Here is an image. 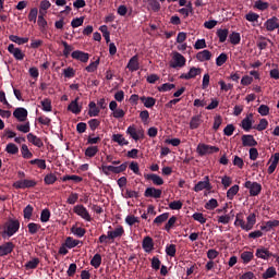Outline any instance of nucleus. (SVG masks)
<instances>
[{"mask_svg":"<svg viewBox=\"0 0 279 279\" xmlns=\"http://www.w3.org/2000/svg\"><path fill=\"white\" fill-rule=\"evenodd\" d=\"M21 228V222H19L17 219H10L4 225V230L2 232V239H7V236L10 239V236H14L19 232Z\"/></svg>","mask_w":279,"mask_h":279,"instance_id":"nucleus-1","label":"nucleus"},{"mask_svg":"<svg viewBox=\"0 0 279 279\" xmlns=\"http://www.w3.org/2000/svg\"><path fill=\"white\" fill-rule=\"evenodd\" d=\"M169 65L171 69H183V66H186V58L182 53L174 51L172 52V59Z\"/></svg>","mask_w":279,"mask_h":279,"instance_id":"nucleus-2","label":"nucleus"},{"mask_svg":"<svg viewBox=\"0 0 279 279\" xmlns=\"http://www.w3.org/2000/svg\"><path fill=\"white\" fill-rule=\"evenodd\" d=\"M128 169V163H122L120 166H101V171L105 175H110V173H123Z\"/></svg>","mask_w":279,"mask_h":279,"instance_id":"nucleus-3","label":"nucleus"},{"mask_svg":"<svg viewBox=\"0 0 279 279\" xmlns=\"http://www.w3.org/2000/svg\"><path fill=\"white\" fill-rule=\"evenodd\" d=\"M196 151L198 156H207L208 154H217V151H219V147L207 144H198Z\"/></svg>","mask_w":279,"mask_h":279,"instance_id":"nucleus-4","label":"nucleus"},{"mask_svg":"<svg viewBox=\"0 0 279 279\" xmlns=\"http://www.w3.org/2000/svg\"><path fill=\"white\" fill-rule=\"evenodd\" d=\"M126 134L133 138V141H141L145 136L143 129H137L136 125H130L126 129Z\"/></svg>","mask_w":279,"mask_h":279,"instance_id":"nucleus-5","label":"nucleus"},{"mask_svg":"<svg viewBox=\"0 0 279 279\" xmlns=\"http://www.w3.org/2000/svg\"><path fill=\"white\" fill-rule=\"evenodd\" d=\"M245 189H248L250 195L252 197H256V195H260V191H263V186L260 183L246 181L244 184Z\"/></svg>","mask_w":279,"mask_h":279,"instance_id":"nucleus-6","label":"nucleus"},{"mask_svg":"<svg viewBox=\"0 0 279 279\" xmlns=\"http://www.w3.org/2000/svg\"><path fill=\"white\" fill-rule=\"evenodd\" d=\"M73 213H75V215H77L78 217H81V219H84L85 221H92L93 219L90 217V214L88 213V209H86L84 205L74 206Z\"/></svg>","mask_w":279,"mask_h":279,"instance_id":"nucleus-7","label":"nucleus"},{"mask_svg":"<svg viewBox=\"0 0 279 279\" xmlns=\"http://www.w3.org/2000/svg\"><path fill=\"white\" fill-rule=\"evenodd\" d=\"M14 189H34L36 186V181L34 180H19L13 183Z\"/></svg>","mask_w":279,"mask_h":279,"instance_id":"nucleus-8","label":"nucleus"},{"mask_svg":"<svg viewBox=\"0 0 279 279\" xmlns=\"http://www.w3.org/2000/svg\"><path fill=\"white\" fill-rule=\"evenodd\" d=\"M8 51L15 58V60H23L25 58V52H23L21 48L14 47V44L9 45Z\"/></svg>","mask_w":279,"mask_h":279,"instance_id":"nucleus-9","label":"nucleus"},{"mask_svg":"<svg viewBox=\"0 0 279 279\" xmlns=\"http://www.w3.org/2000/svg\"><path fill=\"white\" fill-rule=\"evenodd\" d=\"M197 75H202V69L199 68H191L187 73H183L180 75L181 80H193L197 77Z\"/></svg>","mask_w":279,"mask_h":279,"instance_id":"nucleus-10","label":"nucleus"},{"mask_svg":"<svg viewBox=\"0 0 279 279\" xmlns=\"http://www.w3.org/2000/svg\"><path fill=\"white\" fill-rule=\"evenodd\" d=\"M264 25L267 32H274L275 29H279V20L276 16L270 17L265 22Z\"/></svg>","mask_w":279,"mask_h":279,"instance_id":"nucleus-11","label":"nucleus"},{"mask_svg":"<svg viewBox=\"0 0 279 279\" xmlns=\"http://www.w3.org/2000/svg\"><path fill=\"white\" fill-rule=\"evenodd\" d=\"M146 197H154L155 199H160L162 196V190H158L156 187H147L144 192Z\"/></svg>","mask_w":279,"mask_h":279,"instance_id":"nucleus-12","label":"nucleus"},{"mask_svg":"<svg viewBox=\"0 0 279 279\" xmlns=\"http://www.w3.org/2000/svg\"><path fill=\"white\" fill-rule=\"evenodd\" d=\"M13 117L15 119H17V121H20V122L26 121L27 120V109H25L23 107L16 108L13 111Z\"/></svg>","mask_w":279,"mask_h":279,"instance_id":"nucleus-13","label":"nucleus"},{"mask_svg":"<svg viewBox=\"0 0 279 279\" xmlns=\"http://www.w3.org/2000/svg\"><path fill=\"white\" fill-rule=\"evenodd\" d=\"M255 256L262 258V260H269L274 254L265 247H259L256 250Z\"/></svg>","mask_w":279,"mask_h":279,"instance_id":"nucleus-14","label":"nucleus"},{"mask_svg":"<svg viewBox=\"0 0 279 279\" xmlns=\"http://www.w3.org/2000/svg\"><path fill=\"white\" fill-rule=\"evenodd\" d=\"M110 238V241H114V239H121L123 234H125V230L122 226H118L113 231H107Z\"/></svg>","mask_w":279,"mask_h":279,"instance_id":"nucleus-15","label":"nucleus"},{"mask_svg":"<svg viewBox=\"0 0 279 279\" xmlns=\"http://www.w3.org/2000/svg\"><path fill=\"white\" fill-rule=\"evenodd\" d=\"M12 252H14V243L7 242L0 245V257L8 256V254H12Z\"/></svg>","mask_w":279,"mask_h":279,"instance_id":"nucleus-16","label":"nucleus"},{"mask_svg":"<svg viewBox=\"0 0 279 279\" xmlns=\"http://www.w3.org/2000/svg\"><path fill=\"white\" fill-rule=\"evenodd\" d=\"M144 178L145 180L153 181V184H155L156 186H162V184H165V180H162V178L158 174L148 173L144 174Z\"/></svg>","mask_w":279,"mask_h":279,"instance_id":"nucleus-17","label":"nucleus"},{"mask_svg":"<svg viewBox=\"0 0 279 279\" xmlns=\"http://www.w3.org/2000/svg\"><path fill=\"white\" fill-rule=\"evenodd\" d=\"M204 189H206L207 191H210V180L208 179V177H205L204 181H199L194 186L195 193H199V191H204Z\"/></svg>","mask_w":279,"mask_h":279,"instance_id":"nucleus-18","label":"nucleus"},{"mask_svg":"<svg viewBox=\"0 0 279 279\" xmlns=\"http://www.w3.org/2000/svg\"><path fill=\"white\" fill-rule=\"evenodd\" d=\"M253 119L254 114L250 113L242 120L241 126L245 132H250L252 130V124L254 123Z\"/></svg>","mask_w":279,"mask_h":279,"instance_id":"nucleus-19","label":"nucleus"},{"mask_svg":"<svg viewBox=\"0 0 279 279\" xmlns=\"http://www.w3.org/2000/svg\"><path fill=\"white\" fill-rule=\"evenodd\" d=\"M77 101H80V97H76L68 106V110L70 112H72L73 114H80V112H82V106H80V104H77Z\"/></svg>","mask_w":279,"mask_h":279,"instance_id":"nucleus-20","label":"nucleus"},{"mask_svg":"<svg viewBox=\"0 0 279 279\" xmlns=\"http://www.w3.org/2000/svg\"><path fill=\"white\" fill-rule=\"evenodd\" d=\"M142 247L144 252L149 254V252H153L154 250V239L151 236H145L143 242H142Z\"/></svg>","mask_w":279,"mask_h":279,"instance_id":"nucleus-21","label":"nucleus"},{"mask_svg":"<svg viewBox=\"0 0 279 279\" xmlns=\"http://www.w3.org/2000/svg\"><path fill=\"white\" fill-rule=\"evenodd\" d=\"M126 69H129L131 73H134V71H138V69H141V65L138 63V56H134L130 59Z\"/></svg>","mask_w":279,"mask_h":279,"instance_id":"nucleus-22","label":"nucleus"},{"mask_svg":"<svg viewBox=\"0 0 279 279\" xmlns=\"http://www.w3.org/2000/svg\"><path fill=\"white\" fill-rule=\"evenodd\" d=\"M242 145L244 147H256V145H258V143L256 142V140H254L253 135H243L242 136Z\"/></svg>","mask_w":279,"mask_h":279,"instance_id":"nucleus-23","label":"nucleus"},{"mask_svg":"<svg viewBox=\"0 0 279 279\" xmlns=\"http://www.w3.org/2000/svg\"><path fill=\"white\" fill-rule=\"evenodd\" d=\"M27 141L28 143H32V145H34L35 147H44V143L43 140H40V137L34 135L33 133H28L27 134Z\"/></svg>","mask_w":279,"mask_h":279,"instance_id":"nucleus-24","label":"nucleus"},{"mask_svg":"<svg viewBox=\"0 0 279 279\" xmlns=\"http://www.w3.org/2000/svg\"><path fill=\"white\" fill-rule=\"evenodd\" d=\"M72 58L74 60H80V62H88L89 56L86 52H82L80 50H75V51L72 52Z\"/></svg>","mask_w":279,"mask_h":279,"instance_id":"nucleus-25","label":"nucleus"},{"mask_svg":"<svg viewBox=\"0 0 279 279\" xmlns=\"http://www.w3.org/2000/svg\"><path fill=\"white\" fill-rule=\"evenodd\" d=\"M270 166L268 167V173L271 174L274 171H276V167H278L279 162V153H276L270 159H269Z\"/></svg>","mask_w":279,"mask_h":279,"instance_id":"nucleus-26","label":"nucleus"},{"mask_svg":"<svg viewBox=\"0 0 279 279\" xmlns=\"http://www.w3.org/2000/svg\"><path fill=\"white\" fill-rule=\"evenodd\" d=\"M199 62H208L213 58V53L209 50H203L196 54Z\"/></svg>","mask_w":279,"mask_h":279,"instance_id":"nucleus-27","label":"nucleus"},{"mask_svg":"<svg viewBox=\"0 0 279 279\" xmlns=\"http://www.w3.org/2000/svg\"><path fill=\"white\" fill-rule=\"evenodd\" d=\"M112 141H113V143H118V145H120L121 147H123L125 145H130V142L128 140H125V137H123L122 134H113Z\"/></svg>","mask_w":279,"mask_h":279,"instance_id":"nucleus-28","label":"nucleus"},{"mask_svg":"<svg viewBox=\"0 0 279 279\" xmlns=\"http://www.w3.org/2000/svg\"><path fill=\"white\" fill-rule=\"evenodd\" d=\"M256 226V214H250L246 218V232Z\"/></svg>","mask_w":279,"mask_h":279,"instance_id":"nucleus-29","label":"nucleus"},{"mask_svg":"<svg viewBox=\"0 0 279 279\" xmlns=\"http://www.w3.org/2000/svg\"><path fill=\"white\" fill-rule=\"evenodd\" d=\"M88 108H89L88 110L89 117H99L100 110L97 107V104H95V101L89 102Z\"/></svg>","mask_w":279,"mask_h":279,"instance_id":"nucleus-30","label":"nucleus"},{"mask_svg":"<svg viewBox=\"0 0 279 279\" xmlns=\"http://www.w3.org/2000/svg\"><path fill=\"white\" fill-rule=\"evenodd\" d=\"M9 39L11 40V43H15L16 45H25L26 43H29V38L19 37L16 35H11Z\"/></svg>","mask_w":279,"mask_h":279,"instance_id":"nucleus-31","label":"nucleus"},{"mask_svg":"<svg viewBox=\"0 0 279 279\" xmlns=\"http://www.w3.org/2000/svg\"><path fill=\"white\" fill-rule=\"evenodd\" d=\"M234 226L240 227L242 230H245V232H247V225L245 220H243V217L241 216V214H238L235 216Z\"/></svg>","mask_w":279,"mask_h":279,"instance_id":"nucleus-32","label":"nucleus"},{"mask_svg":"<svg viewBox=\"0 0 279 279\" xmlns=\"http://www.w3.org/2000/svg\"><path fill=\"white\" fill-rule=\"evenodd\" d=\"M141 101L145 108H154L156 106V99L154 97H141Z\"/></svg>","mask_w":279,"mask_h":279,"instance_id":"nucleus-33","label":"nucleus"},{"mask_svg":"<svg viewBox=\"0 0 279 279\" xmlns=\"http://www.w3.org/2000/svg\"><path fill=\"white\" fill-rule=\"evenodd\" d=\"M38 265H40V259H38V257H35V258H32L29 262H27L24 265V267L25 269L29 270V269H36Z\"/></svg>","mask_w":279,"mask_h":279,"instance_id":"nucleus-34","label":"nucleus"},{"mask_svg":"<svg viewBox=\"0 0 279 279\" xmlns=\"http://www.w3.org/2000/svg\"><path fill=\"white\" fill-rule=\"evenodd\" d=\"M71 232L75 236H78V239H82V236H84V234H86V229L77 227V226H73L71 228Z\"/></svg>","mask_w":279,"mask_h":279,"instance_id":"nucleus-35","label":"nucleus"},{"mask_svg":"<svg viewBox=\"0 0 279 279\" xmlns=\"http://www.w3.org/2000/svg\"><path fill=\"white\" fill-rule=\"evenodd\" d=\"M99 151V148L97 146H89L85 150V156L87 158H95Z\"/></svg>","mask_w":279,"mask_h":279,"instance_id":"nucleus-36","label":"nucleus"},{"mask_svg":"<svg viewBox=\"0 0 279 279\" xmlns=\"http://www.w3.org/2000/svg\"><path fill=\"white\" fill-rule=\"evenodd\" d=\"M202 125V118L199 116H195L190 121V129L191 130H197Z\"/></svg>","mask_w":279,"mask_h":279,"instance_id":"nucleus-37","label":"nucleus"},{"mask_svg":"<svg viewBox=\"0 0 279 279\" xmlns=\"http://www.w3.org/2000/svg\"><path fill=\"white\" fill-rule=\"evenodd\" d=\"M80 245V240H75L73 238H66L65 240V247L69 250H73V247H77Z\"/></svg>","mask_w":279,"mask_h":279,"instance_id":"nucleus-38","label":"nucleus"},{"mask_svg":"<svg viewBox=\"0 0 279 279\" xmlns=\"http://www.w3.org/2000/svg\"><path fill=\"white\" fill-rule=\"evenodd\" d=\"M40 104L44 112H51L52 107H51V100L49 98H45L44 100L40 101Z\"/></svg>","mask_w":279,"mask_h":279,"instance_id":"nucleus-39","label":"nucleus"},{"mask_svg":"<svg viewBox=\"0 0 279 279\" xmlns=\"http://www.w3.org/2000/svg\"><path fill=\"white\" fill-rule=\"evenodd\" d=\"M278 272L276 271L275 267H269L267 270L263 274L264 279H269L276 277Z\"/></svg>","mask_w":279,"mask_h":279,"instance_id":"nucleus-40","label":"nucleus"},{"mask_svg":"<svg viewBox=\"0 0 279 279\" xmlns=\"http://www.w3.org/2000/svg\"><path fill=\"white\" fill-rule=\"evenodd\" d=\"M277 226H279L278 220H269L266 222V226H263L260 228H262V230H266L267 232H269V230H271V228H277Z\"/></svg>","mask_w":279,"mask_h":279,"instance_id":"nucleus-41","label":"nucleus"},{"mask_svg":"<svg viewBox=\"0 0 279 279\" xmlns=\"http://www.w3.org/2000/svg\"><path fill=\"white\" fill-rule=\"evenodd\" d=\"M90 265L92 267H95V269L99 268L101 265V255L95 254L90 260Z\"/></svg>","mask_w":279,"mask_h":279,"instance_id":"nucleus-42","label":"nucleus"},{"mask_svg":"<svg viewBox=\"0 0 279 279\" xmlns=\"http://www.w3.org/2000/svg\"><path fill=\"white\" fill-rule=\"evenodd\" d=\"M27 228H28L29 234H37L38 230H40V225H38L36 222H29L27 225Z\"/></svg>","mask_w":279,"mask_h":279,"instance_id":"nucleus-43","label":"nucleus"},{"mask_svg":"<svg viewBox=\"0 0 279 279\" xmlns=\"http://www.w3.org/2000/svg\"><path fill=\"white\" fill-rule=\"evenodd\" d=\"M226 62H228V54L222 52L219 54V57H217L216 64H217V66H223V64H226Z\"/></svg>","mask_w":279,"mask_h":279,"instance_id":"nucleus-44","label":"nucleus"},{"mask_svg":"<svg viewBox=\"0 0 279 279\" xmlns=\"http://www.w3.org/2000/svg\"><path fill=\"white\" fill-rule=\"evenodd\" d=\"M254 8H256L257 10H260L262 12L267 10V8H269V3L265 2L263 0H257L255 1Z\"/></svg>","mask_w":279,"mask_h":279,"instance_id":"nucleus-45","label":"nucleus"},{"mask_svg":"<svg viewBox=\"0 0 279 279\" xmlns=\"http://www.w3.org/2000/svg\"><path fill=\"white\" fill-rule=\"evenodd\" d=\"M37 23L39 27H41L43 29L47 27V20H45V12L39 11Z\"/></svg>","mask_w":279,"mask_h":279,"instance_id":"nucleus-46","label":"nucleus"},{"mask_svg":"<svg viewBox=\"0 0 279 279\" xmlns=\"http://www.w3.org/2000/svg\"><path fill=\"white\" fill-rule=\"evenodd\" d=\"M217 36L219 38V43H223L225 40L228 39V29L227 28L218 29Z\"/></svg>","mask_w":279,"mask_h":279,"instance_id":"nucleus-47","label":"nucleus"},{"mask_svg":"<svg viewBox=\"0 0 279 279\" xmlns=\"http://www.w3.org/2000/svg\"><path fill=\"white\" fill-rule=\"evenodd\" d=\"M239 193V185L231 186L227 192L228 199H234V195Z\"/></svg>","mask_w":279,"mask_h":279,"instance_id":"nucleus-48","label":"nucleus"},{"mask_svg":"<svg viewBox=\"0 0 279 279\" xmlns=\"http://www.w3.org/2000/svg\"><path fill=\"white\" fill-rule=\"evenodd\" d=\"M217 206H219V203H218L217 199H215V198L209 199V201L205 204L206 210H215V208H217Z\"/></svg>","mask_w":279,"mask_h":279,"instance_id":"nucleus-49","label":"nucleus"},{"mask_svg":"<svg viewBox=\"0 0 279 279\" xmlns=\"http://www.w3.org/2000/svg\"><path fill=\"white\" fill-rule=\"evenodd\" d=\"M125 223H128V226H134V223H141V220L134 215H129L125 218Z\"/></svg>","mask_w":279,"mask_h":279,"instance_id":"nucleus-50","label":"nucleus"},{"mask_svg":"<svg viewBox=\"0 0 279 279\" xmlns=\"http://www.w3.org/2000/svg\"><path fill=\"white\" fill-rule=\"evenodd\" d=\"M241 258H242L243 263L247 264L252 260V258H254V253H252L250 251H245L241 254Z\"/></svg>","mask_w":279,"mask_h":279,"instance_id":"nucleus-51","label":"nucleus"},{"mask_svg":"<svg viewBox=\"0 0 279 279\" xmlns=\"http://www.w3.org/2000/svg\"><path fill=\"white\" fill-rule=\"evenodd\" d=\"M37 19H38V9L37 8L31 9L28 13V21H31V23H36Z\"/></svg>","mask_w":279,"mask_h":279,"instance_id":"nucleus-52","label":"nucleus"},{"mask_svg":"<svg viewBox=\"0 0 279 279\" xmlns=\"http://www.w3.org/2000/svg\"><path fill=\"white\" fill-rule=\"evenodd\" d=\"M229 40H230L231 45H239V43H241V34L232 33L229 36Z\"/></svg>","mask_w":279,"mask_h":279,"instance_id":"nucleus-53","label":"nucleus"},{"mask_svg":"<svg viewBox=\"0 0 279 279\" xmlns=\"http://www.w3.org/2000/svg\"><path fill=\"white\" fill-rule=\"evenodd\" d=\"M5 151L12 155L19 154V146H16V144L10 143L7 145Z\"/></svg>","mask_w":279,"mask_h":279,"instance_id":"nucleus-54","label":"nucleus"},{"mask_svg":"<svg viewBox=\"0 0 279 279\" xmlns=\"http://www.w3.org/2000/svg\"><path fill=\"white\" fill-rule=\"evenodd\" d=\"M267 125H269V122L267 119H262L257 126H254V130H257L258 132H263V130H267Z\"/></svg>","mask_w":279,"mask_h":279,"instance_id":"nucleus-55","label":"nucleus"},{"mask_svg":"<svg viewBox=\"0 0 279 279\" xmlns=\"http://www.w3.org/2000/svg\"><path fill=\"white\" fill-rule=\"evenodd\" d=\"M167 219H169V213H165V214H161L159 216H157L154 220V223H165V221H167Z\"/></svg>","mask_w":279,"mask_h":279,"instance_id":"nucleus-56","label":"nucleus"},{"mask_svg":"<svg viewBox=\"0 0 279 279\" xmlns=\"http://www.w3.org/2000/svg\"><path fill=\"white\" fill-rule=\"evenodd\" d=\"M50 217H51V211H49V209H44L40 215V221L43 223H47V221H49Z\"/></svg>","mask_w":279,"mask_h":279,"instance_id":"nucleus-57","label":"nucleus"},{"mask_svg":"<svg viewBox=\"0 0 279 279\" xmlns=\"http://www.w3.org/2000/svg\"><path fill=\"white\" fill-rule=\"evenodd\" d=\"M192 218L194 219V221H198V223H206V217H204V214L202 213L193 214Z\"/></svg>","mask_w":279,"mask_h":279,"instance_id":"nucleus-58","label":"nucleus"},{"mask_svg":"<svg viewBox=\"0 0 279 279\" xmlns=\"http://www.w3.org/2000/svg\"><path fill=\"white\" fill-rule=\"evenodd\" d=\"M58 180V177H56V174L50 173L47 174L44 179L45 184H54Z\"/></svg>","mask_w":279,"mask_h":279,"instance_id":"nucleus-59","label":"nucleus"},{"mask_svg":"<svg viewBox=\"0 0 279 279\" xmlns=\"http://www.w3.org/2000/svg\"><path fill=\"white\" fill-rule=\"evenodd\" d=\"M259 17L260 15L254 12H250L245 15L246 21H248L250 23H256V21H258Z\"/></svg>","mask_w":279,"mask_h":279,"instance_id":"nucleus-60","label":"nucleus"},{"mask_svg":"<svg viewBox=\"0 0 279 279\" xmlns=\"http://www.w3.org/2000/svg\"><path fill=\"white\" fill-rule=\"evenodd\" d=\"M16 130L19 132H23V134H27L31 130L29 122H26L25 124H17Z\"/></svg>","mask_w":279,"mask_h":279,"instance_id":"nucleus-61","label":"nucleus"},{"mask_svg":"<svg viewBox=\"0 0 279 279\" xmlns=\"http://www.w3.org/2000/svg\"><path fill=\"white\" fill-rule=\"evenodd\" d=\"M148 5L154 12H158L160 10V2H158V0H148Z\"/></svg>","mask_w":279,"mask_h":279,"instance_id":"nucleus-62","label":"nucleus"},{"mask_svg":"<svg viewBox=\"0 0 279 279\" xmlns=\"http://www.w3.org/2000/svg\"><path fill=\"white\" fill-rule=\"evenodd\" d=\"M22 156H23V158H27V159H29L34 156V154H32V151H29V148L25 144L22 145Z\"/></svg>","mask_w":279,"mask_h":279,"instance_id":"nucleus-63","label":"nucleus"},{"mask_svg":"<svg viewBox=\"0 0 279 279\" xmlns=\"http://www.w3.org/2000/svg\"><path fill=\"white\" fill-rule=\"evenodd\" d=\"M63 75L64 77H68L69 80H71V77H75V71L73 70V68L64 69Z\"/></svg>","mask_w":279,"mask_h":279,"instance_id":"nucleus-64","label":"nucleus"}]
</instances>
